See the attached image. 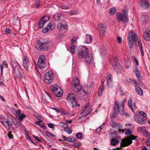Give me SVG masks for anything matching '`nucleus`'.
<instances>
[{"label":"nucleus","mask_w":150,"mask_h":150,"mask_svg":"<svg viewBox=\"0 0 150 150\" xmlns=\"http://www.w3.org/2000/svg\"><path fill=\"white\" fill-rule=\"evenodd\" d=\"M139 115H142L143 117H146V114L142 111L139 112Z\"/></svg>","instance_id":"de8ad7c7"},{"label":"nucleus","mask_w":150,"mask_h":150,"mask_svg":"<svg viewBox=\"0 0 150 150\" xmlns=\"http://www.w3.org/2000/svg\"><path fill=\"white\" fill-rule=\"evenodd\" d=\"M93 38L91 35H86V42L87 43H89L92 41Z\"/></svg>","instance_id":"b1692460"},{"label":"nucleus","mask_w":150,"mask_h":150,"mask_svg":"<svg viewBox=\"0 0 150 150\" xmlns=\"http://www.w3.org/2000/svg\"><path fill=\"white\" fill-rule=\"evenodd\" d=\"M7 67V65L5 61H3L2 64H0V68L1 70V75L2 74L3 68H6Z\"/></svg>","instance_id":"cd10ccee"},{"label":"nucleus","mask_w":150,"mask_h":150,"mask_svg":"<svg viewBox=\"0 0 150 150\" xmlns=\"http://www.w3.org/2000/svg\"><path fill=\"white\" fill-rule=\"evenodd\" d=\"M48 125V127L50 128H52L54 127V125L51 123H49Z\"/></svg>","instance_id":"0e129e2a"},{"label":"nucleus","mask_w":150,"mask_h":150,"mask_svg":"<svg viewBox=\"0 0 150 150\" xmlns=\"http://www.w3.org/2000/svg\"><path fill=\"white\" fill-rule=\"evenodd\" d=\"M47 27L48 28L51 30H54L55 27V23L53 22H50Z\"/></svg>","instance_id":"bb28decb"},{"label":"nucleus","mask_w":150,"mask_h":150,"mask_svg":"<svg viewBox=\"0 0 150 150\" xmlns=\"http://www.w3.org/2000/svg\"><path fill=\"white\" fill-rule=\"evenodd\" d=\"M67 99L70 101L72 104V108H75L77 106H79V104H78L75 96L73 93H69L68 94Z\"/></svg>","instance_id":"423d86ee"},{"label":"nucleus","mask_w":150,"mask_h":150,"mask_svg":"<svg viewBox=\"0 0 150 150\" xmlns=\"http://www.w3.org/2000/svg\"><path fill=\"white\" fill-rule=\"evenodd\" d=\"M126 100H124L121 105L120 107L121 108L120 109V110H119V103H117V101L116 100L114 104V113L115 114H118L119 112L120 114L122 115H125V113L124 111V106L125 103L126 102ZM127 114H125L126 115Z\"/></svg>","instance_id":"20e7f679"},{"label":"nucleus","mask_w":150,"mask_h":150,"mask_svg":"<svg viewBox=\"0 0 150 150\" xmlns=\"http://www.w3.org/2000/svg\"><path fill=\"white\" fill-rule=\"evenodd\" d=\"M146 127H140L138 128L137 130L139 132H143L144 131H145Z\"/></svg>","instance_id":"58836bf2"},{"label":"nucleus","mask_w":150,"mask_h":150,"mask_svg":"<svg viewBox=\"0 0 150 150\" xmlns=\"http://www.w3.org/2000/svg\"><path fill=\"white\" fill-rule=\"evenodd\" d=\"M83 91L84 93L88 94L90 92V88L88 86L84 87L83 89Z\"/></svg>","instance_id":"c85d7f7f"},{"label":"nucleus","mask_w":150,"mask_h":150,"mask_svg":"<svg viewBox=\"0 0 150 150\" xmlns=\"http://www.w3.org/2000/svg\"><path fill=\"white\" fill-rule=\"evenodd\" d=\"M49 20V18L47 16H45L41 18L38 24V27L40 28H42L43 27L45 24Z\"/></svg>","instance_id":"ddd939ff"},{"label":"nucleus","mask_w":150,"mask_h":150,"mask_svg":"<svg viewBox=\"0 0 150 150\" xmlns=\"http://www.w3.org/2000/svg\"><path fill=\"white\" fill-rule=\"evenodd\" d=\"M119 142V141L117 138H114L111 140V144L112 146H115Z\"/></svg>","instance_id":"393cba45"},{"label":"nucleus","mask_w":150,"mask_h":150,"mask_svg":"<svg viewBox=\"0 0 150 150\" xmlns=\"http://www.w3.org/2000/svg\"><path fill=\"white\" fill-rule=\"evenodd\" d=\"M75 46H73L71 47V52L73 54H74L75 53Z\"/></svg>","instance_id":"79ce46f5"},{"label":"nucleus","mask_w":150,"mask_h":150,"mask_svg":"<svg viewBox=\"0 0 150 150\" xmlns=\"http://www.w3.org/2000/svg\"><path fill=\"white\" fill-rule=\"evenodd\" d=\"M99 50L101 54V56L102 57H104V56L105 53L103 50L101 49L100 48L99 49Z\"/></svg>","instance_id":"864d4df0"},{"label":"nucleus","mask_w":150,"mask_h":150,"mask_svg":"<svg viewBox=\"0 0 150 150\" xmlns=\"http://www.w3.org/2000/svg\"><path fill=\"white\" fill-rule=\"evenodd\" d=\"M50 29L48 28V27H47L46 28H43L42 29V31L44 33H46L47 32L48 30H49Z\"/></svg>","instance_id":"a18cd8bd"},{"label":"nucleus","mask_w":150,"mask_h":150,"mask_svg":"<svg viewBox=\"0 0 150 150\" xmlns=\"http://www.w3.org/2000/svg\"><path fill=\"white\" fill-rule=\"evenodd\" d=\"M3 124L6 127L7 130H8L10 129V123L9 124V123H5L4 122V124Z\"/></svg>","instance_id":"a19ab883"},{"label":"nucleus","mask_w":150,"mask_h":150,"mask_svg":"<svg viewBox=\"0 0 150 150\" xmlns=\"http://www.w3.org/2000/svg\"><path fill=\"white\" fill-rule=\"evenodd\" d=\"M72 83L74 86V91L76 92H78L82 89V85L80 83L79 79L76 77L74 79Z\"/></svg>","instance_id":"6e6552de"},{"label":"nucleus","mask_w":150,"mask_h":150,"mask_svg":"<svg viewBox=\"0 0 150 150\" xmlns=\"http://www.w3.org/2000/svg\"><path fill=\"white\" fill-rule=\"evenodd\" d=\"M143 36L144 39L146 40L149 41L150 40V33H144Z\"/></svg>","instance_id":"a878e982"},{"label":"nucleus","mask_w":150,"mask_h":150,"mask_svg":"<svg viewBox=\"0 0 150 150\" xmlns=\"http://www.w3.org/2000/svg\"><path fill=\"white\" fill-rule=\"evenodd\" d=\"M44 81L47 83L50 84L53 79V74L52 71H50L45 75Z\"/></svg>","instance_id":"1a4fd4ad"},{"label":"nucleus","mask_w":150,"mask_h":150,"mask_svg":"<svg viewBox=\"0 0 150 150\" xmlns=\"http://www.w3.org/2000/svg\"><path fill=\"white\" fill-rule=\"evenodd\" d=\"M145 131V135L144 136L146 137H148L149 135V133L147 132L144 131Z\"/></svg>","instance_id":"338daca9"},{"label":"nucleus","mask_w":150,"mask_h":150,"mask_svg":"<svg viewBox=\"0 0 150 150\" xmlns=\"http://www.w3.org/2000/svg\"><path fill=\"white\" fill-rule=\"evenodd\" d=\"M124 13V23H127L128 21V18L127 17V11L125 10H124L123 11Z\"/></svg>","instance_id":"c756f323"},{"label":"nucleus","mask_w":150,"mask_h":150,"mask_svg":"<svg viewBox=\"0 0 150 150\" xmlns=\"http://www.w3.org/2000/svg\"><path fill=\"white\" fill-rule=\"evenodd\" d=\"M135 74L138 78V79L140 80H141V78L140 77V75L139 74V71L135 72Z\"/></svg>","instance_id":"09e8293b"},{"label":"nucleus","mask_w":150,"mask_h":150,"mask_svg":"<svg viewBox=\"0 0 150 150\" xmlns=\"http://www.w3.org/2000/svg\"><path fill=\"white\" fill-rule=\"evenodd\" d=\"M132 100L131 98H130L129 99L128 101V103L130 109L132 111L134 112V109L133 108V107L132 105Z\"/></svg>","instance_id":"473e14b6"},{"label":"nucleus","mask_w":150,"mask_h":150,"mask_svg":"<svg viewBox=\"0 0 150 150\" xmlns=\"http://www.w3.org/2000/svg\"><path fill=\"white\" fill-rule=\"evenodd\" d=\"M117 18L118 20V21L119 22L122 21H124V17L120 13H118L117 14Z\"/></svg>","instance_id":"7c9ffc66"},{"label":"nucleus","mask_w":150,"mask_h":150,"mask_svg":"<svg viewBox=\"0 0 150 150\" xmlns=\"http://www.w3.org/2000/svg\"><path fill=\"white\" fill-rule=\"evenodd\" d=\"M76 139L73 137H69L68 138L67 141L69 142H73L76 141Z\"/></svg>","instance_id":"72a5a7b5"},{"label":"nucleus","mask_w":150,"mask_h":150,"mask_svg":"<svg viewBox=\"0 0 150 150\" xmlns=\"http://www.w3.org/2000/svg\"><path fill=\"white\" fill-rule=\"evenodd\" d=\"M77 39L78 38L76 37L74 38L71 40V43L73 44L74 43L76 42Z\"/></svg>","instance_id":"3c124183"},{"label":"nucleus","mask_w":150,"mask_h":150,"mask_svg":"<svg viewBox=\"0 0 150 150\" xmlns=\"http://www.w3.org/2000/svg\"><path fill=\"white\" fill-rule=\"evenodd\" d=\"M137 136H134L132 134L125 137L122 140L120 147H122L129 146L132 143V140L137 139Z\"/></svg>","instance_id":"7ed1b4c3"},{"label":"nucleus","mask_w":150,"mask_h":150,"mask_svg":"<svg viewBox=\"0 0 150 150\" xmlns=\"http://www.w3.org/2000/svg\"><path fill=\"white\" fill-rule=\"evenodd\" d=\"M64 130L69 134H71L72 132V130L69 129L68 128V127H66L65 128H64Z\"/></svg>","instance_id":"4c0bfd02"},{"label":"nucleus","mask_w":150,"mask_h":150,"mask_svg":"<svg viewBox=\"0 0 150 150\" xmlns=\"http://www.w3.org/2000/svg\"><path fill=\"white\" fill-rule=\"evenodd\" d=\"M112 75L110 74H107L106 79L107 85L108 86L111 84L112 82Z\"/></svg>","instance_id":"a211bd4d"},{"label":"nucleus","mask_w":150,"mask_h":150,"mask_svg":"<svg viewBox=\"0 0 150 150\" xmlns=\"http://www.w3.org/2000/svg\"><path fill=\"white\" fill-rule=\"evenodd\" d=\"M25 115L23 113L19 115L18 119L20 121H22L23 120V119L25 118Z\"/></svg>","instance_id":"c9c22d12"},{"label":"nucleus","mask_w":150,"mask_h":150,"mask_svg":"<svg viewBox=\"0 0 150 150\" xmlns=\"http://www.w3.org/2000/svg\"><path fill=\"white\" fill-rule=\"evenodd\" d=\"M149 19V18L148 16L145 15L142 16L141 17V21L143 24H145L147 23Z\"/></svg>","instance_id":"5701e85b"},{"label":"nucleus","mask_w":150,"mask_h":150,"mask_svg":"<svg viewBox=\"0 0 150 150\" xmlns=\"http://www.w3.org/2000/svg\"><path fill=\"white\" fill-rule=\"evenodd\" d=\"M40 3V1L39 0H37L35 2V4L37 5V6H39V4Z\"/></svg>","instance_id":"052dcab7"},{"label":"nucleus","mask_w":150,"mask_h":150,"mask_svg":"<svg viewBox=\"0 0 150 150\" xmlns=\"http://www.w3.org/2000/svg\"><path fill=\"white\" fill-rule=\"evenodd\" d=\"M104 85H101L99 88L100 91H102L104 89Z\"/></svg>","instance_id":"e2e57ef3"},{"label":"nucleus","mask_w":150,"mask_h":150,"mask_svg":"<svg viewBox=\"0 0 150 150\" xmlns=\"http://www.w3.org/2000/svg\"><path fill=\"white\" fill-rule=\"evenodd\" d=\"M127 40L130 49H131L133 45V42L137 40V36L133 30H131L128 33Z\"/></svg>","instance_id":"39448f33"},{"label":"nucleus","mask_w":150,"mask_h":150,"mask_svg":"<svg viewBox=\"0 0 150 150\" xmlns=\"http://www.w3.org/2000/svg\"><path fill=\"white\" fill-rule=\"evenodd\" d=\"M132 134L131 130L130 129H127L125 131V134L127 135H129Z\"/></svg>","instance_id":"37998d69"},{"label":"nucleus","mask_w":150,"mask_h":150,"mask_svg":"<svg viewBox=\"0 0 150 150\" xmlns=\"http://www.w3.org/2000/svg\"><path fill=\"white\" fill-rule=\"evenodd\" d=\"M11 32V30L9 28H7L5 30V32L7 33H9Z\"/></svg>","instance_id":"bf43d9fd"},{"label":"nucleus","mask_w":150,"mask_h":150,"mask_svg":"<svg viewBox=\"0 0 150 150\" xmlns=\"http://www.w3.org/2000/svg\"><path fill=\"white\" fill-rule=\"evenodd\" d=\"M12 131L11 132L9 131L8 134V136L9 138L10 139L13 138V135L11 134Z\"/></svg>","instance_id":"603ef678"},{"label":"nucleus","mask_w":150,"mask_h":150,"mask_svg":"<svg viewBox=\"0 0 150 150\" xmlns=\"http://www.w3.org/2000/svg\"><path fill=\"white\" fill-rule=\"evenodd\" d=\"M47 134L48 135H50L51 137H55V136L54 135V134H52L51 133H50L49 132H47Z\"/></svg>","instance_id":"69168bd1"},{"label":"nucleus","mask_w":150,"mask_h":150,"mask_svg":"<svg viewBox=\"0 0 150 150\" xmlns=\"http://www.w3.org/2000/svg\"><path fill=\"white\" fill-rule=\"evenodd\" d=\"M33 137L34 138L36 139L38 142H42V141L39 139L38 137H37L34 135L33 136Z\"/></svg>","instance_id":"8fccbe9b"},{"label":"nucleus","mask_w":150,"mask_h":150,"mask_svg":"<svg viewBox=\"0 0 150 150\" xmlns=\"http://www.w3.org/2000/svg\"><path fill=\"white\" fill-rule=\"evenodd\" d=\"M42 121L40 119V120L35 122V124L38 125H39L41 127L43 128L44 129H45L46 128V126L45 125V124L44 122H42Z\"/></svg>","instance_id":"4be33fe9"},{"label":"nucleus","mask_w":150,"mask_h":150,"mask_svg":"<svg viewBox=\"0 0 150 150\" xmlns=\"http://www.w3.org/2000/svg\"><path fill=\"white\" fill-rule=\"evenodd\" d=\"M144 33H150V26H148L146 30Z\"/></svg>","instance_id":"5fc2aeb1"},{"label":"nucleus","mask_w":150,"mask_h":150,"mask_svg":"<svg viewBox=\"0 0 150 150\" xmlns=\"http://www.w3.org/2000/svg\"><path fill=\"white\" fill-rule=\"evenodd\" d=\"M29 62L28 60V57L26 56H25L23 59V65L25 68L27 70L29 68Z\"/></svg>","instance_id":"f3484780"},{"label":"nucleus","mask_w":150,"mask_h":150,"mask_svg":"<svg viewBox=\"0 0 150 150\" xmlns=\"http://www.w3.org/2000/svg\"><path fill=\"white\" fill-rule=\"evenodd\" d=\"M117 60L118 59L116 57H113L110 60L111 64L116 71L117 69L120 70L121 69V66L118 62Z\"/></svg>","instance_id":"9d476101"},{"label":"nucleus","mask_w":150,"mask_h":150,"mask_svg":"<svg viewBox=\"0 0 150 150\" xmlns=\"http://www.w3.org/2000/svg\"><path fill=\"white\" fill-rule=\"evenodd\" d=\"M67 24L64 23L62 24L61 23H59L58 24L57 26L58 28L60 30H63L64 29H67Z\"/></svg>","instance_id":"6ab92c4d"},{"label":"nucleus","mask_w":150,"mask_h":150,"mask_svg":"<svg viewBox=\"0 0 150 150\" xmlns=\"http://www.w3.org/2000/svg\"><path fill=\"white\" fill-rule=\"evenodd\" d=\"M137 43L138 44V45L139 46V49H143L142 43V42H141L140 40H138Z\"/></svg>","instance_id":"c03bdc74"},{"label":"nucleus","mask_w":150,"mask_h":150,"mask_svg":"<svg viewBox=\"0 0 150 150\" xmlns=\"http://www.w3.org/2000/svg\"><path fill=\"white\" fill-rule=\"evenodd\" d=\"M97 30L100 33V35L102 37H103L105 35L106 29L104 25L101 23L98 24Z\"/></svg>","instance_id":"f8f14e48"},{"label":"nucleus","mask_w":150,"mask_h":150,"mask_svg":"<svg viewBox=\"0 0 150 150\" xmlns=\"http://www.w3.org/2000/svg\"><path fill=\"white\" fill-rule=\"evenodd\" d=\"M50 88L54 93L57 97H61L62 95L63 90L57 85L50 86Z\"/></svg>","instance_id":"0eeeda50"},{"label":"nucleus","mask_w":150,"mask_h":150,"mask_svg":"<svg viewBox=\"0 0 150 150\" xmlns=\"http://www.w3.org/2000/svg\"><path fill=\"white\" fill-rule=\"evenodd\" d=\"M14 110L15 111H16V114H17L18 115H20V114L21 113V111L20 110H18L17 111H16L15 109H14Z\"/></svg>","instance_id":"13d9d810"},{"label":"nucleus","mask_w":150,"mask_h":150,"mask_svg":"<svg viewBox=\"0 0 150 150\" xmlns=\"http://www.w3.org/2000/svg\"><path fill=\"white\" fill-rule=\"evenodd\" d=\"M62 16L60 14H56L54 16L53 18L55 19H57L59 21L62 20L61 18Z\"/></svg>","instance_id":"2f4dec72"},{"label":"nucleus","mask_w":150,"mask_h":150,"mask_svg":"<svg viewBox=\"0 0 150 150\" xmlns=\"http://www.w3.org/2000/svg\"><path fill=\"white\" fill-rule=\"evenodd\" d=\"M76 136L77 139H81L82 137V134L81 133L79 132L76 134Z\"/></svg>","instance_id":"ea45409f"},{"label":"nucleus","mask_w":150,"mask_h":150,"mask_svg":"<svg viewBox=\"0 0 150 150\" xmlns=\"http://www.w3.org/2000/svg\"><path fill=\"white\" fill-rule=\"evenodd\" d=\"M146 144L148 146L150 145V138L146 140Z\"/></svg>","instance_id":"4d7b16f0"},{"label":"nucleus","mask_w":150,"mask_h":150,"mask_svg":"<svg viewBox=\"0 0 150 150\" xmlns=\"http://www.w3.org/2000/svg\"><path fill=\"white\" fill-rule=\"evenodd\" d=\"M140 6L144 8H147L149 6L148 0H139Z\"/></svg>","instance_id":"2eb2a0df"},{"label":"nucleus","mask_w":150,"mask_h":150,"mask_svg":"<svg viewBox=\"0 0 150 150\" xmlns=\"http://www.w3.org/2000/svg\"><path fill=\"white\" fill-rule=\"evenodd\" d=\"M133 118L137 122L141 125H143L146 122V120L143 117L141 118L140 115H138L136 114L134 115Z\"/></svg>","instance_id":"4468645a"},{"label":"nucleus","mask_w":150,"mask_h":150,"mask_svg":"<svg viewBox=\"0 0 150 150\" xmlns=\"http://www.w3.org/2000/svg\"><path fill=\"white\" fill-rule=\"evenodd\" d=\"M134 60L135 62L136 65H139V62H138V61L137 59H136V58L135 57H134Z\"/></svg>","instance_id":"774afa93"},{"label":"nucleus","mask_w":150,"mask_h":150,"mask_svg":"<svg viewBox=\"0 0 150 150\" xmlns=\"http://www.w3.org/2000/svg\"><path fill=\"white\" fill-rule=\"evenodd\" d=\"M74 146L76 147H78L80 146V144L77 143H75L74 144Z\"/></svg>","instance_id":"680f3d73"},{"label":"nucleus","mask_w":150,"mask_h":150,"mask_svg":"<svg viewBox=\"0 0 150 150\" xmlns=\"http://www.w3.org/2000/svg\"><path fill=\"white\" fill-rule=\"evenodd\" d=\"M87 48L85 46H82L79 49L78 53V57L79 59L84 57L85 61L88 63H91L93 61V55L89 53Z\"/></svg>","instance_id":"f257e3e1"},{"label":"nucleus","mask_w":150,"mask_h":150,"mask_svg":"<svg viewBox=\"0 0 150 150\" xmlns=\"http://www.w3.org/2000/svg\"><path fill=\"white\" fill-rule=\"evenodd\" d=\"M59 126L62 128H65L66 127H68V125L67 123L63 122H60L59 123Z\"/></svg>","instance_id":"f704fd0d"},{"label":"nucleus","mask_w":150,"mask_h":150,"mask_svg":"<svg viewBox=\"0 0 150 150\" xmlns=\"http://www.w3.org/2000/svg\"><path fill=\"white\" fill-rule=\"evenodd\" d=\"M45 57L43 55H41L38 59L37 62L38 67L40 69H43L46 66L45 62Z\"/></svg>","instance_id":"9b49d317"},{"label":"nucleus","mask_w":150,"mask_h":150,"mask_svg":"<svg viewBox=\"0 0 150 150\" xmlns=\"http://www.w3.org/2000/svg\"><path fill=\"white\" fill-rule=\"evenodd\" d=\"M110 125L112 127L115 128L117 127L118 128V131L119 132L122 131V132H123L125 131V130L123 129H121L122 127L121 125L119 123H117L115 122L112 121L110 122Z\"/></svg>","instance_id":"dca6fc26"},{"label":"nucleus","mask_w":150,"mask_h":150,"mask_svg":"<svg viewBox=\"0 0 150 150\" xmlns=\"http://www.w3.org/2000/svg\"><path fill=\"white\" fill-rule=\"evenodd\" d=\"M4 119H5V117L3 115H1L0 116V121L2 124H4Z\"/></svg>","instance_id":"49530a36"},{"label":"nucleus","mask_w":150,"mask_h":150,"mask_svg":"<svg viewBox=\"0 0 150 150\" xmlns=\"http://www.w3.org/2000/svg\"><path fill=\"white\" fill-rule=\"evenodd\" d=\"M135 88L137 92L138 95L140 96H143V91L139 86H135Z\"/></svg>","instance_id":"aec40b11"},{"label":"nucleus","mask_w":150,"mask_h":150,"mask_svg":"<svg viewBox=\"0 0 150 150\" xmlns=\"http://www.w3.org/2000/svg\"><path fill=\"white\" fill-rule=\"evenodd\" d=\"M116 12V9L115 8H111L109 11V13L111 15H113Z\"/></svg>","instance_id":"e433bc0d"},{"label":"nucleus","mask_w":150,"mask_h":150,"mask_svg":"<svg viewBox=\"0 0 150 150\" xmlns=\"http://www.w3.org/2000/svg\"><path fill=\"white\" fill-rule=\"evenodd\" d=\"M117 41L119 43H121L122 41V38L120 37H118L117 38Z\"/></svg>","instance_id":"6e6d98bb"},{"label":"nucleus","mask_w":150,"mask_h":150,"mask_svg":"<svg viewBox=\"0 0 150 150\" xmlns=\"http://www.w3.org/2000/svg\"><path fill=\"white\" fill-rule=\"evenodd\" d=\"M49 43L48 41L38 40L36 42L35 47L39 51H46L48 49Z\"/></svg>","instance_id":"f03ea898"},{"label":"nucleus","mask_w":150,"mask_h":150,"mask_svg":"<svg viewBox=\"0 0 150 150\" xmlns=\"http://www.w3.org/2000/svg\"><path fill=\"white\" fill-rule=\"evenodd\" d=\"M8 117L10 125H12L13 123H15V122L16 121V119L13 116L10 115L8 116Z\"/></svg>","instance_id":"412c9836"}]
</instances>
